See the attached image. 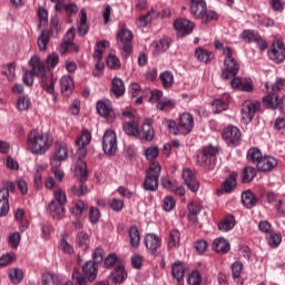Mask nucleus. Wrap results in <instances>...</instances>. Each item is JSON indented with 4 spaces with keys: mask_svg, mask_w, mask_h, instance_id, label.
<instances>
[{
    "mask_svg": "<svg viewBox=\"0 0 285 285\" xmlns=\"http://www.w3.org/2000/svg\"><path fill=\"white\" fill-rule=\"evenodd\" d=\"M223 52L225 59L224 69L220 73L222 79H224V81H228V79H232L230 87L234 90H237V88L242 89L244 80L240 77H237V73L239 72V62H237V60H235V57H233L235 51L230 47H225Z\"/></svg>",
    "mask_w": 285,
    "mask_h": 285,
    "instance_id": "obj_1",
    "label": "nucleus"
},
{
    "mask_svg": "<svg viewBox=\"0 0 285 285\" xmlns=\"http://www.w3.org/2000/svg\"><path fill=\"white\" fill-rule=\"evenodd\" d=\"M29 66L31 67V72L35 77H39L41 79L43 91L48 92V95H55V83L57 80L52 73H48L46 71V65L41 62V59L37 56L31 57Z\"/></svg>",
    "mask_w": 285,
    "mask_h": 285,
    "instance_id": "obj_2",
    "label": "nucleus"
},
{
    "mask_svg": "<svg viewBox=\"0 0 285 285\" xmlns=\"http://www.w3.org/2000/svg\"><path fill=\"white\" fill-rule=\"evenodd\" d=\"M52 141L50 134L39 132L37 129H33L28 135L27 146L33 155H45V153L50 150Z\"/></svg>",
    "mask_w": 285,
    "mask_h": 285,
    "instance_id": "obj_3",
    "label": "nucleus"
},
{
    "mask_svg": "<svg viewBox=\"0 0 285 285\" xmlns=\"http://www.w3.org/2000/svg\"><path fill=\"white\" fill-rule=\"evenodd\" d=\"M190 12L195 19H200L202 23H210L217 21L219 14L213 10L208 11V6L205 0H190Z\"/></svg>",
    "mask_w": 285,
    "mask_h": 285,
    "instance_id": "obj_4",
    "label": "nucleus"
},
{
    "mask_svg": "<svg viewBox=\"0 0 285 285\" xmlns=\"http://www.w3.org/2000/svg\"><path fill=\"white\" fill-rule=\"evenodd\" d=\"M97 273H99V265L92 261L82 265V273L79 268H75L72 273V279L77 285H88V282H95L97 279Z\"/></svg>",
    "mask_w": 285,
    "mask_h": 285,
    "instance_id": "obj_5",
    "label": "nucleus"
},
{
    "mask_svg": "<svg viewBox=\"0 0 285 285\" xmlns=\"http://www.w3.org/2000/svg\"><path fill=\"white\" fill-rule=\"evenodd\" d=\"M161 176V165L159 163H151L144 181V188L149 193H155L159 189V177Z\"/></svg>",
    "mask_w": 285,
    "mask_h": 285,
    "instance_id": "obj_6",
    "label": "nucleus"
},
{
    "mask_svg": "<svg viewBox=\"0 0 285 285\" xmlns=\"http://www.w3.org/2000/svg\"><path fill=\"white\" fill-rule=\"evenodd\" d=\"M76 174L80 183L71 187V193L77 197H83L88 193V186L83 185L85 181H88V166L85 161L80 160L76 164Z\"/></svg>",
    "mask_w": 285,
    "mask_h": 285,
    "instance_id": "obj_7",
    "label": "nucleus"
},
{
    "mask_svg": "<svg viewBox=\"0 0 285 285\" xmlns=\"http://www.w3.org/2000/svg\"><path fill=\"white\" fill-rule=\"evenodd\" d=\"M132 39H134L132 31L126 28V24H122V27L117 32V40L120 41V46H121L122 59H128V57L132 55Z\"/></svg>",
    "mask_w": 285,
    "mask_h": 285,
    "instance_id": "obj_8",
    "label": "nucleus"
},
{
    "mask_svg": "<svg viewBox=\"0 0 285 285\" xmlns=\"http://www.w3.org/2000/svg\"><path fill=\"white\" fill-rule=\"evenodd\" d=\"M149 101L156 104V108L164 112V110H173L177 106V101L170 98H164V92L160 90H153L150 92Z\"/></svg>",
    "mask_w": 285,
    "mask_h": 285,
    "instance_id": "obj_9",
    "label": "nucleus"
},
{
    "mask_svg": "<svg viewBox=\"0 0 285 285\" xmlns=\"http://www.w3.org/2000/svg\"><path fill=\"white\" fill-rule=\"evenodd\" d=\"M53 197L55 200H51L49 204V213H51V215H63V213H66L63 207L66 206V202H68L66 191L56 189L53 191Z\"/></svg>",
    "mask_w": 285,
    "mask_h": 285,
    "instance_id": "obj_10",
    "label": "nucleus"
},
{
    "mask_svg": "<svg viewBox=\"0 0 285 285\" xmlns=\"http://www.w3.org/2000/svg\"><path fill=\"white\" fill-rule=\"evenodd\" d=\"M222 137L229 148H237L242 144V130L235 126H227Z\"/></svg>",
    "mask_w": 285,
    "mask_h": 285,
    "instance_id": "obj_11",
    "label": "nucleus"
},
{
    "mask_svg": "<svg viewBox=\"0 0 285 285\" xmlns=\"http://www.w3.org/2000/svg\"><path fill=\"white\" fill-rule=\"evenodd\" d=\"M68 155H70V148L68 147V144L65 141H56L53 155L51 158V166H59L61 161H66V159H68Z\"/></svg>",
    "mask_w": 285,
    "mask_h": 285,
    "instance_id": "obj_12",
    "label": "nucleus"
},
{
    "mask_svg": "<svg viewBox=\"0 0 285 285\" xmlns=\"http://www.w3.org/2000/svg\"><path fill=\"white\" fill-rule=\"evenodd\" d=\"M268 59L274 63H284L285 59V46L284 41L275 39L271 46V50L267 52Z\"/></svg>",
    "mask_w": 285,
    "mask_h": 285,
    "instance_id": "obj_13",
    "label": "nucleus"
},
{
    "mask_svg": "<svg viewBox=\"0 0 285 285\" xmlns=\"http://www.w3.org/2000/svg\"><path fill=\"white\" fill-rule=\"evenodd\" d=\"M102 149L105 155L112 156L117 153V134L108 129L102 137Z\"/></svg>",
    "mask_w": 285,
    "mask_h": 285,
    "instance_id": "obj_14",
    "label": "nucleus"
},
{
    "mask_svg": "<svg viewBox=\"0 0 285 285\" xmlns=\"http://www.w3.org/2000/svg\"><path fill=\"white\" fill-rule=\"evenodd\" d=\"M261 108L262 104H259V101L245 100L240 110L243 119H245V121H250L254 119L255 115L259 112Z\"/></svg>",
    "mask_w": 285,
    "mask_h": 285,
    "instance_id": "obj_15",
    "label": "nucleus"
},
{
    "mask_svg": "<svg viewBox=\"0 0 285 285\" xmlns=\"http://www.w3.org/2000/svg\"><path fill=\"white\" fill-rule=\"evenodd\" d=\"M237 188V171H232L229 176L222 183L220 188L216 190V195H230Z\"/></svg>",
    "mask_w": 285,
    "mask_h": 285,
    "instance_id": "obj_16",
    "label": "nucleus"
},
{
    "mask_svg": "<svg viewBox=\"0 0 285 285\" xmlns=\"http://www.w3.org/2000/svg\"><path fill=\"white\" fill-rule=\"evenodd\" d=\"M14 184L10 183L9 187L0 189V215H8L10 213V191L14 193Z\"/></svg>",
    "mask_w": 285,
    "mask_h": 285,
    "instance_id": "obj_17",
    "label": "nucleus"
},
{
    "mask_svg": "<svg viewBox=\"0 0 285 285\" xmlns=\"http://www.w3.org/2000/svg\"><path fill=\"white\" fill-rule=\"evenodd\" d=\"M137 139L141 141H153L155 139V128H153V120L150 118L142 122L141 127L138 128Z\"/></svg>",
    "mask_w": 285,
    "mask_h": 285,
    "instance_id": "obj_18",
    "label": "nucleus"
},
{
    "mask_svg": "<svg viewBox=\"0 0 285 285\" xmlns=\"http://www.w3.org/2000/svg\"><path fill=\"white\" fill-rule=\"evenodd\" d=\"M96 108L100 117H104L108 121H115V109H112V102L110 100H99Z\"/></svg>",
    "mask_w": 285,
    "mask_h": 285,
    "instance_id": "obj_19",
    "label": "nucleus"
},
{
    "mask_svg": "<svg viewBox=\"0 0 285 285\" xmlns=\"http://www.w3.org/2000/svg\"><path fill=\"white\" fill-rule=\"evenodd\" d=\"M178 126L180 127V135H190L195 128V118L188 112H183L178 119Z\"/></svg>",
    "mask_w": 285,
    "mask_h": 285,
    "instance_id": "obj_20",
    "label": "nucleus"
},
{
    "mask_svg": "<svg viewBox=\"0 0 285 285\" xmlns=\"http://www.w3.org/2000/svg\"><path fill=\"white\" fill-rule=\"evenodd\" d=\"M174 28L178 32L179 37H186L195 30V23L188 19H177L174 22Z\"/></svg>",
    "mask_w": 285,
    "mask_h": 285,
    "instance_id": "obj_21",
    "label": "nucleus"
},
{
    "mask_svg": "<svg viewBox=\"0 0 285 285\" xmlns=\"http://www.w3.org/2000/svg\"><path fill=\"white\" fill-rule=\"evenodd\" d=\"M277 159L273 156H263L261 161H258V165H256V168L261 173H272V170H275L277 168Z\"/></svg>",
    "mask_w": 285,
    "mask_h": 285,
    "instance_id": "obj_22",
    "label": "nucleus"
},
{
    "mask_svg": "<svg viewBox=\"0 0 285 285\" xmlns=\"http://www.w3.org/2000/svg\"><path fill=\"white\" fill-rule=\"evenodd\" d=\"M183 179H184L187 188H189V190H191V193H197V190H199V180L197 179V177L195 176V173H193V170L184 169L183 170Z\"/></svg>",
    "mask_w": 285,
    "mask_h": 285,
    "instance_id": "obj_23",
    "label": "nucleus"
},
{
    "mask_svg": "<svg viewBox=\"0 0 285 285\" xmlns=\"http://www.w3.org/2000/svg\"><path fill=\"white\" fill-rule=\"evenodd\" d=\"M110 95L116 99L124 97L126 95V83L119 77H115L111 81Z\"/></svg>",
    "mask_w": 285,
    "mask_h": 285,
    "instance_id": "obj_24",
    "label": "nucleus"
},
{
    "mask_svg": "<svg viewBox=\"0 0 285 285\" xmlns=\"http://www.w3.org/2000/svg\"><path fill=\"white\" fill-rule=\"evenodd\" d=\"M144 244L148 250L155 253V250H159V248H161V238H159L157 234H146Z\"/></svg>",
    "mask_w": 285,
    "mask_h": 285,
    "instance_id": "obj_25",
    "label": "nucleus"
},
{
    "mask_svg": "<svg viewBox=\"0 0 285 285\" xmlns=\"http://www.w3.org/2000/svg\"><path fill=\"white\" fill-rule=\"evenodd\" d=\"M60 89L65 97H70V95H72V91L75 90V80L71 76L67 75L60 78Z\"/></svg>",
    "mask_w": 285,
    "mask_h": 285,
    "instance_id": "obj_26",
    "label": "nucleus"
},
{
    "mask_svg": "<svg viewBox=\"0 0 285 285\" xmlns=\"http://www.w3.org/2000/svg\"><path fill=\"white\" fill-rule=\"evenodd\" d=\"M171 274L174 279L178 282L177 285H184V275H186V267L181 262H177L173 264Z\"/></svg>",
    "mask_w": 285,
    "mask_h": 285,
    "instance_id": "obj_27",
    "label": "nucleus"
},
{
    "mask_svg": "<svg viewBox=\"0 0 285 285\" xmlns=\"http://www.w3.org/2000/svg\"><path fill=\"white\" fill-rule=\"evenodd\" d=\"M216 155H219V147L207 145L203 147V153L200 156H197V159L200 164H206L208 157H215Z\"/></svg>",
    "mask_w": 285,
    "mask_h": 285,
    "instance_id": "obj_28",
    "label": "nucleus"
},
{
    "mask_svg": "<svg viewBox=\"0 0 285 285\" xmlns=\"http://www.w3.org/2000/svg\"><path fill=\"white\" fill-rule=\"evenodd\" d=\"M240 199L245 208H255V206H257V202H259L257 196H255V194L250 190L243 191Z\"/></svg>",
    "mask_w": 285,
    "mask_h": 285,
    "instance_id": "obj_29",
    "label": "nucleus"
},
{
    "mask_svg": "<svg viewBox=\"0 0 285 285\" xmlns=\"http://www.w3.org/2000/svg\"><path fill=\"white\" fill-rule=\"evenodd\" d=\"M122 130L128 137H137L139 131V120L134 118L132 120L124 122Z\"/></svg>",
    "mask_w": 285,
    "mask_h": 285,
    "instance_id": "obj_30",
    "label": "nucleus"
},
{
    "mask_svg": "<svg viewBox=\"0 0 285 285\" xmlns=\"http://www.w3.org/2000/svg\"><path fill=\"white\" fill-rule=\"evenodd\" d=\"M129 235V244L131 248H139V244H141V233L137 226H131L128 230Z\"/></svg>",
    "mask_w": 285,
    "mask_h": 285,
    "instance_id": "obj_31",
    "label": "nucleus"
},
{
    "mask_svg": "<svg viewBox=\"0 0 285 285\" xmlns=\"http://www.w3.org/2000/svg\"><path fill=\"white\" fill-rule=\"evenodd\" d=\"M230 99V95L225 94V99L217 98L213 101L212 108L215 114L224 112V110H228V101Z\"/></svg>",
    "mask_w": 285,
    "mask_h": 285,
    "instance_id": "obj_32",
    "label": "nucleus"
},
{
    "mask_svg": "<svg viewBox=\"0 0 285 285\" xmlns=\"http://www.w3.org/2000/svg\"><path fill=\"white\" fill-rule=\"evenodd\" d=\"M195 57L200 63H210L215 59V53L203 48H197L195 51Z\"/></svg>",
    "mask_w": 285,
    "mask_h": 285,
    "instance_id": "obj_33",
    "label": "nucleus"
},
{
    "mask_svg": "<svg viewBox=\"0 0 285 285\" xmlns=\"http://www.w3.org/2000/svg\"><path fill=\"white\" fill-rule=\"evenodd\" d=\"M89 30L90 27L88 26V13L86 12V9H81L78 32L81 35V37H85V35H88Z\"/></svg>",
    "mask_w": 285,
    "mask_h": 285,
    "instance_id": "obj_34",
    "label": "nucleus"
},
{
    "mask_svg": "<svg viewBox=\"0 0 285 285\" xmlns=\"http://www.w3.org/2000/svg\"><path fill=\"white\" fill-rule=\"evenodd\" d=\"M213 249L216 253L226 254L228 250H230V243H228L226 238H216L213 243Z\"/></svg>",
    "mask_w": 285,
    "mask_h": 285,
    "instance_id": "obj_35",
    "label": "nucleus"
},
{
    "mask_svg": "<svg viewBox=\"0 0 285 285\" xmlns=\"http://www.w3.org/2000/svg\"><path fill=\"white\" fill-rule=\"evenodd\" d=\"M235 216L228 215L218 224V229H220L223 233H228V230H233L235 228Z\"/></svg>",
    "mask_w": 285,
    "mask_h": 285,
    "instance_id": "obj_36",
    "label": "nucleus"
},
{
    "mask_svg": "<svg viewBox=\"0 0 285 285\" xmlns=\"http://www.w3.org/2000/svg\"><path fill=\"white\" fill-rule=\"evenodd\" d=\"M76 245L80 247L81 250H88L90 248V236H88L86 232L78 233Z\"/></svg>",
    "mask_w": 285,
    "mask_h": 285,
    "instance_id": "obj_37",
    "label": "nucleus"
},
{
    "mask_svg": "<svg viewBox=\"0 0 285 285\" xmlns=\"http://www.w3.org/2000/svg\"><path fill=\"white\" fill-rule=\"evenodd\" d=\"M264 106L271 110H276L278 108L279 98L275 92L268 94L263 98Z\"/></svg>",
    "mask_w": 285,
    "mask_h": 285,
    "instance_id": "obj_38",
    "label": "nucleus"
},
{
    "mask_svg": "<svg viewBox=\"0 0 285 285\" xmlns=\"http://www.w3.org/2000/svg\"><path fill=\"white\" fill-rule=\"evenodd\" d=\"M264 156L262 155V150L257 147H252L247 151V160H249L252 164H255L256 166L259 165V161H262V158Z\"/></svg>",
    "mask_w": 285,
    "mask_h": 285,
    "instance_id": "obj_39",
    "label": "nucleus"
},
{
    "mask_svg": "<svg viewBox=\"0 0 285 285\" xmlns=\"http://www.w3.org/2000/svg\"><path fill=\"white\" fill-rule=\"evenodd\" d=\"M181 242V234L178 229L169 232L168 248H179Z\"/></svg>",
    "mask_w": 285,
    "mask_h": 285,
    "instance_id": "obj_40",
    "label": "nucleus"
},
{
    "mask_svg": "<svg viewBox=\"0 0 285 285\" xmlns=\"http://www.w3.org/2000/svg\"><path fill=\"white\" fill-rule=\"evenodd\" d=\"M255 177H257L256 168L246 166L243 169V173H242V183L243 184H250V181H253V179H255Z\"/></svg>",
    "mask_w": 285,
    "mask_h": 285,
    "instance_id": "obj_41",
    "label": "nucleus"
},
{
    "mask_svg": "<svg viewBox=\"0 0 285 285\" xmlns=\"http://www.w3.org/2000/svg\"><path fill=\"white\" fill-rule=\"evenodd\" d=\"M159 79H160V81L163 83V88H165V90L173 88V83H175V76H173V72H170V71H163L159 75Z\"/></svg>",
    "mask_w": 285,
    "mask_h": 285,
    "instance_id": "obj_42",
    "label": "nucleus"
},
{
    "mask_svg": "<svg viewBox=\"0 0 285 285\" xmlns=\"http://www.w3.org/2000/svg\"><path fill=\"white\" fill-rule=\"evenodd\" d=\"M111 276L116 284H121V282L128 277V273H126V267H124V265H118L111 273Z\"/></svg>",
    "mask_w": 285,
    "mask_h": 285,
    "instance_id": "obj_43",
    "label": "nucleus"
},
{
    "mask_svg": "<svg viewBox=\"0 0 285 285\" xmlns=\"http://www.w3.org/2000/svg\"><path fill=\"white\" fill-rule=\"evenodd\" d=\"M42 285H61V278L57 274L47 272L42 275Z\"/></svg>",
    "mask_w": 285,
    "mask_h": 285,
    "instance_id": "obj_44",
    "label": "nucleus"
},
{
    "mask_svg": "<svg viewBox=\"0 0 285 285\" xmlns=\"http://www.w3.org/2000/svg\"><path fill=\"white\" fill-rule=\"evenodd\" d=\"M258 36H259V32L252 29H245L240 33V39H243L245 43H253V42L255 43Z\"/></svg>",
    "mask_w": 285,
    "mask_h": 285,
    "instance_id": "obj_45",
    "label": "nucleus"
},
{
    "mask_svg": "<svg viewBox=\"0 0 285 285\" xmlns=\"http://www.w3.org/2000/svg\"><path fill=\"white\" fill-rule=\"evenodd\" d=\"M110 46V42L108 40H101L96 43L95 52H94V59L101 60L104 59V50Z\"/></svg>",
    "mask_w": 285,
    "mask_h": 285,
    "instance_id": "obj_46",
    "label": "nucleus"
},
{
    "mask_svg": "<svg viewBox=\"0 0 285 285\" xmlns=\"http://www.w3.org/2000/svg\"><path fill=\"white\" fill-rule=\"evenodd\" d=\"M153 14H155V10H150L146 14L139 16V18L136 20V26L138 28H146V26L153 23Z\"/></svg>",
    "mask_w": 285,
    "mask_h": 285,
    "instance_id": "obj_47",
    "label": "nucleus"
},
{
    "mask_svg": "<svg viewBox=\"0 0 285 285\" xmlns=\"http://www.w3.org/2000/svg\"><path fill=\"white\" fill-rule=\"evenodd\" d=\"M48 43H50V31H42L38 37V47L39 50H48Z\"/></svg>",
    "mask_w": 285,
    "mask_h": 285,
    "instance_id": "obj_48",
    "label": "nucleus"
},
{
    "mask_svg": "<svg viewBox=\"0 0 285 285\" xmlns=\"http://www.w3.org/2000/svg\"><path fill=\"white\" fill-rule=\"evenodd\" d=\"M266 239L272 248H277L282 244V234L272 232L266 236Z\"/></svg>",
    "mask_w": 285,
    "mask_h": 285,
    "instance_id": "obj_49",
    "label": "nucleus"
},
{
    "mask_svg": "<svg viewBox=\"0 0 285 285\" xmlns=\"http://www.w3.org/2000/svg\"><path fill=\"white\" fill-rule=\"evenodd\" d=\"M170 48V38L160 39L155 46V52L160 55V52H166Z\"/></svg>",
    "mask_w": 285,
    "mask_h": 285,
    "instance_id": "obj_50",
    "label": "nucleus"
},
{
    "mask_svg": "<svg viewBox=\"0 0 285 285\" xmlns=\"http://www.w3.org/2000/svg\"><path fill=\"white\" fill-rule=\"evenodd\" d=\"M244 271V264L239 261L233 263L232 265V275L233 279H237L239 282V277H242V272Z\"/></svg>",
    "mask_w": 285,
    "mask_h": 285,
    "instance_id": "obj_51",
    "label": "nucleus"
},
{
    "mask_svg": "<svg viewBox=\"0 0 285 285\" xmlns=\"http://www.w3.org/2000/svg\"><path fill=\"white\" fill-rule=\"evenodd\" d=\"M92 139V134L88 130H83L81 136L77 138L76 145L78 146H88Z\"/></svg>",
    "mask_w": 285,
    "mask_h": 285,
    "instance_id": "obj_52",
    "label": "nucleus"
},
{
    "mask_svg": "<svg viewBox=\"0 0 285 285\" xmlns=\"http://www.w3.org/2000/svg\"><path fill=\"white\" fill-rule=\"evenodd\" d=\"M107 66L110 70H119V68H121V60L115 55H109L107 57Z\"/></svg>",
    "mask_w": 285,
    "mask_h": 285,
    "instance_id": "obj_53",
    "label": "nucleus"
},
{
    "mask_svg": "<svg viewBox=\"0 0 285 285\" xmlns=\"http://www.w3.org/2000/svg\"><path fill=\"white\" fill-rule=\"evenodd\" d=\"M66 237H68V234L62 235V239L60 240L59 248H61V250L67 255H72V253H75V248L72 247V245H70V243L66 242Z\"/></svg>",
    "mask_w": 285,
    "mask_h": 285,
    "instance_id": "obj_54",
    "label": "nucleus"
},
{
    "mask_svg": "<svg viewBox=\"0 0 285 285\" xmlns=\"http://www.w3.org/2000/svg\"><path fill=\"white\" fill-rule=\"evenodd\" d=\"M9 277L13 284H19L23 281V272L20 268L11 269Z\"/></svg>",
    "mask_w": 285,
    "mask_h": 285,
    "instance_id": "obj_55",
    "label": "nucleus"
},
{
    "mask_svg": "<svg viewBox=\"0 0 285 285\" xmlns=\"http://www.w3.org/2000/svg\"><path fill=\"white\" fill-rule=\"evenodd\" d=\"M8 244L11 248H19V244H21V234L19 232L11 234L8 238Z\"/></svg>",
    "mask_w": 285,
    "mask_h": 285,
    "instance_id": "obj_56",
    "label": "nucleus"
},
{
    "mask_svg": "<svg viewBox=\"0 0 285 285\" xmlns=\"http://www.w3.org/2000/svg\"><path fill=\"white\" fill-rule=\"evenodd\" d=\"M6 70L2 72V75H4V77H7V79L9 81H13L14 80V72L17 70V67L14 66V62H9L6 66Z\"/></svg>",
    "mask_w": 285,
    "mask_h": 285,
    "instance_id": "obj_57",
    "label": "nucleus"
},
{
    "mask_svg": "<svg viewBox=\"0 0 285 285\" xmlns=\"http://www.w3.org/2000/svg\"><path fill=\"white\" fill-rule=\"evenodd\" d=\"M187 282L189 285H202V273L199 271H193Z\"/></svg>",
    "mask_w": 285,
    "mask_h": 285,
    "instance_id": "obj_58",
    "label": "nucleus"
},
{
    "mask_svg": "<svg viewBox=\"0 0 285 285\" xmlns=\"http://www.w3.org/2000/svg\"><path fill=\"white\" fill-rule=\"evenodd\" d=\"M18 110H28L30 108V97L22 96L17 101Z\"/></svg>",
    "mask_w": 285,
    "mask_h": 285,
    "instance_id": "obj_59",
    "label": "nucleus"
},
{
    "mask_svg": "<svg viewBox=\"0 0 285 285\" xmlns=\"http://www.w3.org/2000/svg\"><path fill=\"white\" fill-rule=\"evenodd\" d=\"M61 26H59V18H52L49 24V35H59Z\"/></svg>",
    "mask_w": 285,
    "mask_h": 285,
    "instance_id": "obj_60",
    "label": "nucleus"
},
{
    "mask_svg": "<svg viewBox=\"0 0 285 285\" xmlns=\"http://www.w3.org/2000/svg\"><path fill=\"white\" fill-rule=\"evenodd\" d=\"M108 206L114 209L115 213H119L120 210H124V200L119 198H112Z\"/></svg>",
    "mask_w": 285,
    "mask_h": 285,
    "instance_id": "obj_61",
    "label": "nucleus"
},
{
    "mask_svg": "<svg viewBox=\"0 0 285 285\" xmlns=\"http://www.w3.org/2000/svg\"><path fill=\"white\" fill-rule=\"evenodd\" d=\"M145 155H146V159L150 161H153V159H157V157L159 156V147L151 146L147 148Z\"/></svg>",
    "mask_w": 285,
    "mask_h": 285,
    "instance_id": "obj_62",
    "label": "nucleus"
},
{
    "mask_svg": "<svg viewBox=\"0 0 285 285\" xmlns=\"http://www.w3.org/2000/svg\"><path fill=\"white\" fill-rule=\"evenodd\" d=\"M73 210L77 215H83L88 210V203L83 200H78L75 203Z\"/></svg>",
    "mask_w": 285,
    "mask_h": 285,
    "instance_id": "obj_63",
    "label": "nucleus"
},
{
    "mask_svg": "<svg viewBox=\"0 0 285 285\" xmlns=\"http://www.w3.org/2000/svg\"><path fill=\"white\" fill-rule=\"evenodd\" d=\"M166 126L170 135H179V132H181L179 125L177 126V122H175L174 120H166Z\"/></svg>",
    "mask_w": 285,
    "mask_h": 285,
    "instance_id": "obj_64",
    "label": "nucleus"
}]
</instances>
